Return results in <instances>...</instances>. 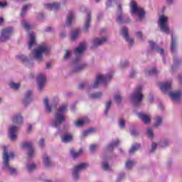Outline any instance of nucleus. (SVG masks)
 I'll return each mask as SVG.
<instances>
[{"label":"nucleus","instance_id":"nucleus-1","mask_svg":"<svg viewBox=\"0 0 182 182\" xmlns=\"http://www.w3.org/2000/svg\"><path fill=\"white\" fill-rule=\"evenodd\" d=\"M112 77L113 73L106 75H98L92 85H90L88 82H81L79 84L78 88L80 90H83V89H88L90 90V89H96L97 87H99L100 85H104L106 86V85H107V83L112 80Z\"/></svg>","mask_w":182,"mask_h":182},{"label":"nucleus","instance_id":"nucleus-2","mask_svg":"<svg viewBox=\"0 0 182 182\" xmlns=\"http://www.w3.org/2000/svg\"><path fill=\"white\" fill-rule=\"evenodd\" d=\"M86 49V43H80L79 46L74 50V55H75V58L73 60V71L74 72H80V70H83L85 68H86V64H82L80 65H77L80 60H82V58L83 56V52Z\"/></svg>","mask_w":182,"mask_h":182},{"label":"nucleus","instance_id":"nucleus-3","mask_svg":"<svg viewBox=\"0 0 182 182\" xmlns=\"http://www.w3.org/2000/svg\"><path fill=\"white\" fill-rule=\"evenodd\" d=\"M68 109V105L64 104L61 105L57 113L55 114V118L51 123V127H54L55 129H58V132H60V126L62 123L66 120L65 118V112Z\"/></svg>","mask_w":182,"mask_h":182},{"label":"nucleus","instance_id":"nucleus-4","mask_svg":"<svg viewBox=\"0 0 182 182\" xmlns=\"http://www.w3.org/2000/svg\"><path fill=\"white\" fill-rule=\"evenodd\" d=\"M50 52V47L48 44H41L36 49L32 51L33 55L36 59L42 60V53L45 55H49Z\"/></svg>","mask_w":182,"mask_h":182},{"label":"nucleus","instance_id":"nucleus-5","mask_svg":"<svg viewBox=\"0 0 182 182\" xmlns=\"http://www.w3.org/2000/svg\"><path fill=\"white\" fill-rule=\"evenodd\" d=\"M143 86L138 85L135 89L134 93L131 95V100L133 102L135 106H139V104L143 100L144 96L141 94V90Z\"/></svg>","mask_w":182,"mask_h":182},{"label":"nucleus","instance_id":"nucleus-6","mask_svg":"<svg viewBox=\"0 0 182 182\" xmlns=\"http://www.w3.org/2000/svg\"><path fill=\"white\" fill-rule=\"evenodd\" d=\"M131 12L132 15H137L139 20L141 21L144 18V10L143 9L137 8V4L135 1L131 2Z\"/></svg>","mask_w":182,"mask_h":182},{"label":"nucleus","instance_id":"nucleus-7","mask_svg":"<svg viewBox=\"0 0 182 182\" xmlns=\"http://www.w3.org/2000/svg\"><path fill=\"white\" fill-rule=\"evenodd\" d=\"M22 149L28 150V159H32L33 154H35V148L33 147V143L32 141H23L21 143Z\"/></svg>","mask_w":182,"mask_h":182},{"label":"nucleus","instance_id":"nucleus-8","mask_svg":"<svg viewBox=\"0 0 182 182\" xmlns=\"http://www.w3.org/2000/svg\"><path fill=\"white\" fill-rule=\"evenodd\" d=\"M168 18L165 16H161L159 17V26L162 31V32H164L165 33H170V28H168V26L166 24V22H167Z\"/></svg>","mask_w":182,"mask_h":182},{"label":"nucleus","instance_id":"nucleus-9","mask_svg":"<svg viewBox=\"0 0 182 182\" xmlns=\"http://www.w3.org/2000/svg\"><path fill=\"white\" fill-rule=\"evenodd\" d=\"M87 167H89V165L87 164H80L75 166L73 171V176L74 180H79V173H80L82 170H85V168H87Z\"/></svg>","mask_w":182,"mask_h":182},{"label":"nucleus","instance_id":"nucleus-10","mask_svg":"<svg viewBox=\"0 0 182 182\" xmlns=\"http://www.w3.org/2000/svg\"><path fill=\"white\" fill-rule=\"evenodd\" d=\"M12 33H14V28L9 27L4 28L1 31V42H6L12 36Z\"/></svg>","mask_w":182,"mask_h":182},{"label":"nucleus","instance_id":"nucleus-11","mask_svg":"<svg viewBox=\"0 0 182 182\" xmlns=\"http://www.w3.org/2000/svg\"><path fill=\"white\" fill-rule=\"evenodd\" d=\"M149 46L151 50H155L157 53H160L163 57V62L166 63V57H164V50L163 48H160V47L157 46V44L153 41H149Z\"/></svg>","mask_w":182,"mask_h":182},{"label":"nucleus","instance_id":"nucleus-12","mask_svg":"<svg viewBox=\"0 0 182 182\" xmlns=\"http://www.w3.org/2000/svg\"><path fill=\"white\" fill-rule=\"evenodd\" d=\"M121 35L124 36L125 41H127L129 46H133V45L134 44V41L129 36V30L127 29V27H123L121 29Z\"/></svg>","mask_w":182,"mask_h":182},{"label":"nucleus","instance_id":"nucleus-13","mask_svg":"<svg viewBox=\"0 0 182 182\" xmlns=\"http://www.w3.org/2000/svg\"><path fill=\"white\" fill-rule=\"evenodd\" d=\"M46 83V75L43 73H40L37 76V85L39 90L43 89L45 84Z\"/></svg>","mask_w":182,"mask_h":182},{"label":"nucleus","instance_id":"nucleus-14","mask_svg":"<svg viewBox=\"0 0 182 182\" xmlns=\"http://www.w3.org/2000/svg\"><path fill=\"white\" fill-rule=\"evenodd\" d=\"M16 132H18V127L15 125H11L9 128V137L11 141H15L18 136L16 135Z\"/></svg>","mask_w":182,"mask_h":182},{"label":"nucleus","instance_id":"nucleus-15","mask_svg":"<svg viewBox=\"0 0 182 182\" xmlns=\"http://www.w3.org/2000/svg\"><path fill=\"white\" fill-rule=\"evenodd\" d=\"M117 22L118 23H126L129 22L128 20H126V17H124V15H123L122 11V5H118L117 8Z\"/></svg>","mask_w":182,"mask_h":182},{"label":"nucleus","instance_id":"nucleus-16","mask_svg":"<svg viewBox=\"0 0 182 182\" xmlns=\"http://www.w3.org/2000/svg\"><path fill=\"white\" fill-rule=\"evenodd\" d=\"M107 41V38L106 37H102L101 38H96L93 40L91 48H97V46H100L103 43H106Z\"/></svg>","mask_w":182,"mask_h":182},{"label":"nucleus","instance_id":"nucleus-17","mask_svg":"<svg viewBox=\"0 0 182 182\" xmlns=\"http://www.w3.org/2000/svg\"><path fill=\"white\" fill-rule=\"evenodd\" d=\"M32 102V91L28 90L26 92L25 97L23 99V105L28 106Z\"/></svg>","mask_w":182,"mask_h":182},{"label":"nucleus","instance_id":"nucleus-18","mask_svg":"<svg viewBox=\"0 0 182 182\" xmlns=\"http://www.w3.org/2000/svg\"><path fill=\"white\" fill-rule=\"evenodd\" d=\"M159 88L162 92H168L171 89V80L159 84Z\"/></svg>","mask_w":182,"mask_h":182},{"label":"nucleus","instance_id":"nucleus-19","mask_svg":"<svg viewBox=\"0 0 182 182\" xmlns=\"http://www.w3.org/2000/svg\"><path fill=\"white\" fill-rule=\"evenodd\" d=\"M45 8L49 11H58L60 8V3H48L45 4Z\"/></svg>","mask_w":182,"mask_h":182},{"label":"nucleus","instance_id":"nucleus-20","mask_svg":"<svg viewBox=\"0 0 182 182\" xmlns=\"http://www.w3.org/2000/svg\"><path fill=\"white\" fill-rule=\"evenodd\" d=\"M11 120L14 124H22L23 122V118L20 114H15L14 115H13Z\"/></svg>","mask_w":182,"mask_h":182},{"label":"nucleus","instance_id":"nucleus-21","mask_svg":"<svg viewBox=\"0 0 182 182\" xmlns=\"http://www.w3.org/2000/svg\"><path fill=\"white\" fill-rule=\"evenodd\" d=\"M4 160H9L11 159H14L15 157V152L14 151H10L9 153H8L6 147H4Z\"/></svg>","mask_w":182,"mask_h":182},{"label":"nucleus","instance_id":"nucleus-22","mask_svg":"<svg viewBox=\"0 0 182 182\" xmlns=\"http://www.w3.org/2000/svg\"><path fill=\"white\" fill-rule=\"evenodd\" d=\"M4 164V167L11 173V176H15V174H16V169L9 166V160H5Z\"/></svg>","mask_w":182,"mask_h":182},{"label":"nucleus","instance_id":"nucleus-23","mask_svg":"<svg viewBox=\"0 0 182 182\" xmlns=\"http://www.w3.org/2000/svg\"><path fill=\"white\" fill-rule=\"evenodd\" d=\"M83 154V149L80 148L77 151H75V149L72 148L70 149V155L73 159H77L80 156Z\"/></svg>","mask_w":182,"mask_h":182},{"label":"nucleus","instance_id":"nucleus-24","mask_svg":"<svg viewBox=\"0 0 182 182\" xmlns=\"http://www.w3.org/2000/svg\"><path fill=\"white\" fill-rule=\"evenodd\" d=\"M75 19V13H73L72 11L68 12V14L67 16V21L65 22L66 26H70L72 25V21Z\"/></svg>","mask_w":182,"mask_h":182},{"label":"nucleus","instance_id":"nucleus-25","mask_svg":"<svg viewBox=\"0 0 182 182\" xmlns=\"http://www.w3.org/2000/svg\"><path fill=\"white\" fill-rule=\"evenodd\" d=\"M90 21H92V17L90 16V13H88L87 20L83 27L84 32H87V31H89V28L90 27Z\"/></svg>","mask_w":182,"mask_h":182},{"label":"nucleus","instance_id":"nucleus-26","mask_svg":"<svg viewBox=\"0 0 182 182\" xmlns=\"http://www.w3.org/2000/svg\"><path fill=\"white\" fill-rule=\"evenodd\" d=\"M138 117H139V119H141V120L145 123V124L150 123V118L142 112L138 113Z\"/></svg>","mask_w":182,"mask_h":182},{"label":"nucleus","instance_id":"nucleus-27","mask_svg":"<svg viewBox=\"0 0 182 182\" xmlns=\"http://www.w3.org/2000/svg\"><path fill=\"white\" fill-rule=\"evenodd\" d=\"M120 144V140L116 139L115 141H112L107 146V150H113L114 147H117Z\"/></svg>","mask_w":182,"mask_h":182},{"label":"nucleus","instance_id":"nucleus-28","mask_svg":"<svg viewBox=\"0 0 182 182\" xmlns=\"http://www.w3.org/2000/svg\"><path fill=\"white\" fill-rule=\"evenodd\" d=\"M169 96L172 100H180L181 92H180V91L172 92L169 94Z\"/></svg>","mask_w":182,"mask_h":182},{"label":"nucleus","instance_id":"nucleus-29","mask_svg":"<svg viewBox=\"0 0 182 182\" xmlns=\"http://www.w3.org/2000/svg\"><path fill=\"white\" fill-rule=\"evenodd\" d=\"M44 106L48 113H50L52 112V108L53 106L49 105V100L48 98H45L43 100Z\"/></svg>","mask_w":182,"mask_h":182},{"label":"nucleus","instance_id":"nucleus-30","mask_svg":"<svg viewBox=\"0 0 182 182\" xmlns=\"http://www.w3.org/2000/svg\"><path fill=\"white\" fill-rule=\"evenodd\" d=\"M176 38L171 36V50L172 53H176Z\"/></svg>","mask_w":182,"mask_h":182},{"label":"nucleus","instance_id":"nucleus-31","mask_svg":"<svg viewBox=\"0 0 182 182\" xmlns=\"http://www.w3.org/2000/svg\"><path fill=\"white\" fill-rule=\"evenodd\" d=\"M139 149H140L139 144H133L129 150V154H133V153H136V151H137Z\"/></svg>","mask_w":182,"mask_h":182},{"label":"nucleus","instance_id":"nucleus-32","mask_svg":"<svg viewBox=\"0 0 182 182\" xmlns=\"http://www.w3.org/2000/svg\"><path fill=\"white\" fill-rule=\"evenodd\" d=\"M61 141L63 143H69L72 141V136L68 134H64L61 136Z\"/></svg>","mask_w":182,"mask_h":182},{"label":"nucleus","instance_id":"nucleus-33","mask_svg":"<svg viewBox=\"0 0 182 182\" xmlns=\"http://www.w3.org/2000/svg\"><path fill=\"white\" fill-rule=\"evenodd\" d=\"M16 58L18 60H21V62H23V63H27L28 62H29V59L28 58V57L22 54L16 55Z\"/></svg>","mask_w":182,"mask_h":182},{"label":"nucleus","instance_id":"nucleus-34","mask_svg":"<svg viewBox=\"0 0 182 182\" xmlns=\"http://www.w3.org/2000/svg\"><path fill=\"white\" fill-rule=\"evenodd\" d=\"M159 73V70L156 68H154L149 71L146 72V76H155V75H157Z\"/></svg>","mask_w":182,"mask_h":182},{"label":"nucleus","instance_id":"nucleus-35","mask_svg":"<svg viewBox=\"0 0 182 182\" xmlns=\"http://www.w3.org/2000/svg\"><path fill=\"white\" fill-rule=\"evenodd\" d=\"M30 41L28 42V48L31 49L32 46H33V43H35V34L33 33H30Z\"/></svg>","mask_w":182,"mask_h":182},{"label":"nucleus","instance_id":"nucleus-36","mask_svg":"<svg viewBox=\"0 0 182 182\" xmlns=\"http://www.w3.org/2000/svg\"><path fill=\"white\" fill-rule=\"evenodd\" d=\"M21 26L26 31H29L30 29H32V26L27 23L26 20L21 21Z\"/></svg>","mask_w":182,"mask_h":182},{"label":"nucleus","instance_id":"nucleus-37","mask_svg":"<svg viewBox=\"0 0 182 182\" xmlns=\"http://www.w3.org/2000/svg\"><path fill=\"white\" fill-rule=\"evenodd\" d=\"M163 123V118L160 116L156 117L154 118V126L159 127Z\"/></svg>","mask_w":182,"mask_h":182},{"label":"nucleus","instance_id":"nucleus-38","mask_svg":"<svg viewBox=\"0 0 182 182\" xmlns=\"http://www.w3.org/2000/svg\"><path fill=\"white\" fill-rule=\"evenodd\" d=\"M95 132H96V129L95 128H90L82 132V136L86 137V136H89L90 133H95Z\"/></svg>","mask_w":182,"mask_h":182},{"label":"nucleus","instance_id":"nucleus-39","mask_svg":"<svg viewBox=\"0 0 182 182\" xmlns=\"http://www.w3.org/2000/svg\"><path fill=\"white\" fill-rule=\"evenodd\" d=\"M85 123H87L86 119L78 120L74 123L75 127H82Z\"/></svg>","mask_w":182,"mask_h":182},{"label":"nucleus","instance_id":"nucleus-40","mask_svg":"<svg viewBox=\"0 0 182 182\" xmlns=\"http://www.w3.org/2000/svg\"><path fill=\"white\" fill-rule=\"evenodd\" d=\"M111 107H112V101H107L105 105V110L104 112L105 116H107V113L109 112V110H110Z\"/></svg>","mask_w":182,"mask_h":182},{"label":"nucleus","instance_id":"nucleus-41","mask_svg":"<svg viewBox=\"0 0 182 182\" xmlns=\"http://www.w3.org/2000/svg\"><path fill=\"white\" fill-rule=\"evenodd\" d=\"M180 63H181V60L176 58L173 59V65L171 67L172 72L176 69L177 65H180Z\"/></svg>","mask_w":182,"mask_h":182},{"label":"nucleus","instance_id":"nucleus-42","mask_svg":"<svg viewBox=\"0 0 182 182\" xmlns=\"http://www.w3.org/2000/svg\"><path fill=\"white\" fill-rule=\"evenodd\" d=\"M102 92H96V93L90 95V99H100V97H102Z\"/></svg>","mask_w":182,"mask_h":182},{"label":"nucleus","instance_id":"nucleus-43","mask_svg":"<svg viewBox=\"0 0 182 182\" xmlns=\"http://www.w3.org/2000/svg\"><path fill=\"white\" fill-rule=\"evenodd\" d=\"M36 165L35 164L27 165V170L29 173H31V171H33V170H36Z\"/></svg>","mask_w":182,"mask_h":182},{"label":"nucleus","instance_id":"nucleus-44","mask_svg":"<svg viewBox=\"0 0 182 182\" xmlns=\"http://www.w3.org/2000/svg\"><path fill=\"white\" fill-rule=\"evenodd\" d=\"M114 100L117 103H122V95L120 94H116L114 96Z\"/></svg>","mask_w":182,"mask_h":182},{"label":"nucleus","instance_id":"nucleus-45","mask_svg":"<svg viewBox=\"0 0 182 182\" xmlns=\"http://www.w3.org/2000/svg\"><path fill=\"white\" fill-rule=\"evenodd\" d=\"M77 36H79V31L75 30L71 33L70 38L75 40Z\"/></svg>","mask_w":182,"mask_h":182},{"label":"nucleus","instance_id":"nucleus-46","mask_svg":"<svg viewBox=\"0 0 182 182\" xmlns=\"http://www.w3.org/2000/svg\"><path fill=\"white\" fill-rule=\"evenodd\" d=\"M9 86L11 89H14V90H18L19 89V84L15 83L14 82H10Z\"/></svg>","mask_w":182,"mask_h":182},{"label":"nucleus","instance_id":"nucleus-47","mask_svg":"<svg viewBox=\"0 0 182 182\" xmlns=\"http://www.w3.org/2000/svg\"><path fill=\"white\" fill-rule=\"evenodd\" d=\"M31 6V4H26L24 6H23L22 11H21V16H25L26 14V11H28V8Z\"/></svg>","mask_w":182,"mask_h":182},{"label":"nucleus","instance_id":"nucleus-48","mask_svg":"<svg viewBox=\"0 0 182 182\" xmlns=\"http://www.w3.org/2000/svg\"><path fill=\"white\" fill-rule=\"evenodd\" d=\"M146 134H147L149 139H153V137H154L153 129L148 128L146 130Z\"/></svg>","mask_w":182,"mask_h":182},{"label":"nucleus","instance_id":"nucleus-49","mask_svg":"<svg viewBox=\"0 0 182 182\" xmlns=\"http://www.w3.org/2000/svg\"><path fill=\"white\" fill-rule=\"evenodd\" d=\"M126 126V122H124V119H123L122 118L119 119V127H120V129H124Z\"/></svg>","mask_w":182,"mask_h":182},{"label":"nucleus","instance_id":"nucleus-50","mask_svg":"<svg viewBox=\"0 0 182 182\" xmlns=\"http://www.w3.org/2000/svg\"><path fill=\"white\" fill-rule=\"evenodd\" d=\"M97 149V144H93L90 145V151L91 153H95Z\"/></svg>","mask_w":182,"mask_h":182},{"label":"nucleus","instance_id":"nucleus-51","mask_svg":"<svg viewBox=\"0 0 182 182\" xmlns=\"http://www.w3.org/2000/svg\"><path fill=\"white\" fill-rule=\"evenodd\" d=\"M170 144V140L168 139H164L162 143L161 144V147H167Z\"/></svg>","mask_w":182,"mask_h":182},{"label":"nucleus","instance_id":"nucleus-52","mask_svg":"<svg viewBox=\"0 0 182 182\" xmlns=\"http://www.w3.org/2000/svg\"><path fill=\"white\" fill-rule=\"evenodd\" d=\"M134 164L133 161H127L125 166L127 168L130 169L132 167H133Z\"/></svg>","mask_w":182,"mask_h":182},{"label":"nucleus","instance_id":"nucleus-53","mask_svg":"<svg viewBox=\"0 0 182 182\" xmlns=\"http://www.w3.org/2000/svg\"><path fill=\"white\" fill-rule=\"evenodd\" d=\"M39 146L42 149L45 146V139L42 138L40 141L38 142Z\"/></svg>","mask_w":182,"mask_h":182},{"label":"nucleus","instance_id":"nucleus-54","mask_svg":"<svg viewBox=\"0 0 182 182\" xmlns=\"http://www.w3.org/2000/svg\"><path fill=\"white\" fill-rule=\"evenodd\" d=\"M156 149H157V144H156L155 142H153L151 145V153H153V151H154Z\"/></svg>","mask_w":182,"mask_h":182},{"label":"nucleus","instance_id":"nucleus-55","mask_svg":"<svg viewBox=\"0 0 182 182\" xmlns=\"http://www.w3.org/2000/svg\"><path fill=\"white\" fill-rule=\"evenodd\" d=\"M102 168H103V170H105V171L109 170V164L107 162H105L102 164Z\"/></svg>","mask_w":182,"mask_h":182},{"label":"nucleus","instance_id":"nucleus-56","mask_svg":"<svg viewBox=\"0 0 182 182\" xmlns=\"http://www.w3.org/2000/svg\"><path fill=\"white\" fill-rule=\"evenodd\" d=\"M71 51L68 50H66L65 55H64V59H68L70 56Z\"/></svg>","mask_w":182,"mask_h":182},{"label":"nucleus","instance_id":"nucleus-57","mask_svg":"<svg viewBox=\"0 0 182 182\" xmlns=\"http://www.w3.org/2000/svg\"><path fill=\"white\" fill-rule=\"evenodd\" d=\"M129 65V61L125 60L121 63L122 68H126V66Z\"/></svg>","mask_w":182,"mask_h":182},{"label":"nucleus","instance_id":"nucleus-58","mask_svg":"<svg viewBox=\"0 0 182 182\" xmlns=\"http://www.w3.org/2000/svg\"><path fill=\"white\" fill-rule=\"evenodd\" d=\"M131 134L132 136H137L139 135V132L136 129L131 130Z\"/></svg>","mask_w":182,"mask_h":182},{"label":"nucleus","instance_id":"nucleus-59","mask_svg":"<svg viewBox=\"0 0 182 182\" xmlns=\"http://www.w3.org/2000/svg\"><path fill=\"white\" fill-rule=\"evenodd\" d=\"M43 159H44V160H50V156H49V155H48V154H44L43 155Z\"/></svg>","mask_w":182,"mask_h":182},{"label":"nucleus","instance_id":"nucleus-60","mask_svg":"<svg viewBox=\"0 0 182 182\" xmlns=\"http://www.w3.org/2000/svg\"><path fill=\"white\" fill-rule=\"evenodd\" d=\"M8 6L6 1H1V8H6Z\"/></svg>","mask_w":182,"mask_h":182},{"label":"nucleus","instance_id":"nucleus-61","mask_svg":"<svg viewBox=\"0 0 182 182\" xmlns=\"http://www.w3.org/2000/svg\"><path fill=\"white\" fill-rule=\"evenodd\" d=\"M44 164L46 166V167H49L50 166V161L49 160H46L44 161Z\"/></svg>","mask_w":182,"mask_h":182},{"label":"nucleus","instance_id":"nucleus-62","mask_svg":"<svg viewBox=\"0 0 182 182\" xmlns=\"http://www.w3.org/2000/svg\"><path fill=\"white\" fill-rule=\"evenodd\" d=\"M136 36L137 38H140V39H141L143 34L141 33V31H139L136 33Z\"/></svg>","mask_w":182,"mask_h":182},{"label":"nucleus","instance_id":"nucleus-63","mask_svg":"<svg viewBox=\"0 0 182 182\" xmlns=\"http://www.w3.org/2000/svg\"><path fill=\"white\" fill-rule=\"evenodd\" d=\"M114 0H107V6H112V2Z\"/></svg>","mask_w":182,"mask_h":182},{"label":"nucleus","instance_id":"nucleus-64","mask_svg":"<svg viewBox=\"0 0 182 182\" xmlns=\"http://www.w3.org/2000/svg\"><path fill=\"white\" fill-rule=\"evenodd\" d=\"M136 75V71L132 70L130 73V77H133Z\"/></svg>","mask_w":182,"mask_h":182}]
</instances>
